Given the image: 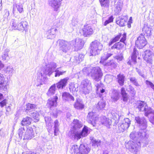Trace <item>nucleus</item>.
Instances as JSON below:
<instances>
[{
	"label": "nucleus",
	"mask_w": 154,
	"mask_h": 154,
	"mask_svg": "<svg viewBox=\"0 0 154 154\" xmlns=\"http://www.w3.org/2000/svg\"><path fill=\"white\" fill-rule=\"evenodd\" d=\"M2 60L3 61L7 62L10 59L8 53H5L2 55Z\"/></svg>",
	"instance_id": "nucleus-55"
},
{
	"label": "nucleus",
	"mask_w": 154,
	"mask_h": 154,
	"mask_svg": "<svg viewBox=\"0 0 154 154\" xmlns=\"http://www.w3.org/2000/svg\"><path fill=\"white\" fill-rule=\"evenodd\" d=\"M103 64L105 66H108L109 68H111V69H114L116 68L117 66V63L112 60L106 63H105Z\"/></svg>",
	"instance_id": "nucleus-34"
},
{
	"label": "nucleus",
	"mask_w": 154,
	"mask_h": 154,
	"mask_svg": "<svg viewBox=\"0 0 154 154\" xmlns=\"http://www.w3.org/2000/svg\"><path fill=\"white\" fill-rule=\"evenodd\" d=\"M88 74L96 81H100L103 75V73L101 68L99 66L92 67L88 68Z\"/></svg>",
	"instance_id": "nucleus-4"
},
{
	"label": "nucleus",
	"mask_w": 154,
	"mask_h": 154,
	"mask_svg": "<svg viewBox=\"0 0 154 154\" xmlns=\"http://www.w3.org/2000/svg\"><path fill=\"white\" fill-rule=\"evenodd\" d=\"M9 86L8 80L7 78L4 77L0 79V91L6 92Z\"/></svg>",
	"instance_id": "nucleus-13"
},
{
	"label": "nucleus",
	"mask_w": 154,
	"mask_h": 154,
	"mask_svg": "<svg viewBox=\"0 0 154 154\" xmlns=\"http://www.w3.org/2000/svg\"><path fill=\"white\" fill-rule=\"evenodd\" d=\"M126 89L130 92L132 96H134L135 95L136 91L133 87L129 85L127 88Z\"/></svg>",
	"instance_id": "nucleus-48"
},
{
	"label": "nucleus",
	"mask_w": 154,
	"mask_h": 154,
	"mask_svg": "<svg viewBox=\"0 0 154 154\" xmlns=\"http://www.w3.org/2000/svg\"><path fill=\"white\" fill-rule=\"evenodd\" d=\"M71 151L72 154H80L79 147L76 145H73L72 146Z\"/></svg>",
	"instance_id": "nucleus-43"
},
{
	"label": "nucleus",
	"mask_w": 154,
	"mask_h": 154,
	"mask_svg": "<svg viewBox=\"0 0 154 154\" xmlns=\"http://www.w3.org/2000/svg\"><path fill=\"white\" fill-rule=\"evenodd\" d=\"M146 83L149 87H151L154 90V85L151 82L148 80H146Z\"/></svg>",
	"instance_id": "nucleus-57"
},
{
	"label": "nucleus",
	"mask_w": 154,
	"mask_h": 154,
	"mask_svg": "<svg viewBox=\"0 0 154 154\" xmlns=\"http://www.w3.org/2000/svg\"><path fill=\"white\" fill-rule=\"evenodd\" d=\"M143 109L145 112V115L148 117L149 121L152 124H154V111L147 106H145Z\"/></svg>",
	"instance_id": "nucleus-15"
},
{
	"label": "nucleus",
	"mask_w": 154,
	"mask_h": 154,
	"mask_svg": "<svg viewBox=\"0 0 154 154\" xmlns=\"http://www.w3.org/2000/svg\"><path fill=\"white\" fill-rule=\"evenodd\" d=\"M114 11L116 14H118L121 11L123 6V2L121 0H119L115 2Z\"/></svg>",
	"instance_id": "nucleus-19"
},
{
	"label": "nucleus",
	"mask_w": 154,
	"mask_h": 154,
	"mask_svg": "<svg viewBox=\"0 0 154 154\" xmlns=\"http://www.w3.org/2000/svg\"><path fill=\"white\" fill-rule=\"evenodd\" d=\"M28 23L26 21H22L18 24V30L24 31L27 29Z\"/></svg>",
	"instance_id": "nucleus-30"
},
{
	"label": "nucleus",
	"mask_w": 154,
	"mask_h": 154,
	"mask_svg": "<svg viewBox=\"0 0 154 154\" xmlns=\"http://www.w3.org/2000/svg\"><path fill=\"white\" fill-rule=\"evenodd\" d=\"M130 82L136 86H139L140 85L137 81V80L134 77H131L130 79Z\"/></svg>",
	"instance_id": "nucleus-54"
},
{
	"label": "nucleus",
	"mask_w": 154,
	"mask_h": 154,
	"mask_svg": "<svg viewBox=\"0 0 154 154\" xmlns=\"http://www.w3.org/2000/svg\"><path fill=\"white\" fill-rule=\"evenodd\" d=\"M7 103V100L6 99H4L2 101L0 102V106L1 107H3L6 105Z\"/></svg>",
	"instance_id": "nucleus-63"
},
{
	"label": "nucleus",
	"mask_w": 154,
	"mask_h": 154,
	"mask_svg": "<svg viewBox=\"0 0 154 154\" xmlns=\"http://www.w3.org/2000/svg\"><path fill=\"white\" fill-rule=\"evenodd\" d=\"M138 132H137L135 131L132 132L130 134V137L131 139L133 140L134 141L138 142L139 141L142 142V143H143L146 144L148 143L147 138L148 137V135L147 134H146V138L144 139V137H143L141 135L140 137L138 135Z\"/></svg>",
	"instance_id": "nucleus-9"
},
{
	"label": "nucleus",
	"mask_w": 154,
	"mask_h": 154,
	"mask_svg": "<svg viewBox=\"0 0 154 154\" xmlns=\"http://www.w3.org/2000/svg\"><path fill=\"white\" fill-rule=\"evenodd\" d=\"M58 97L57 96H54V98L49 99L48 100L47 105L51 110L56 107L57 105V100Z\"/></svg>",
	"instance_id": "nucleus-21"
},
{
	"label": "nucleus",
	"mask_w": 154,
	"mask_h": 154,
	"mask_svg": "<svg viewBox=\"0 0 154 154\" xmlns=\"http://www.w3.org/2000/svg\"><path fill=\"white\" fill-rule=\"evenodd\" d=\"M91 85L90 80L87 79L83 80L80 87V91L85 94H89L92 89Z\"/></svg>",
	"instance_id": "nucleus-8"
},
{
	"label": "nucleus",
	"mask_w": 154,
	"mask_h": 154,
	"mask_svg": "<svg viewBox=\"0 0 154 154\" xmlns=\"http://www.w3.org/2000/svg\"><path fill=\"white\" fill-rule=\"evenodd\" d=\"M113 17L112 16H111L109 17L108 19L106 20L104 23V25L105 26H106L109 23L112 22L113 21Z\"/></svg>",
	"instance_id": "nucleus-56"
},
{
	"label": "nucleus",
	"mask_w": 154,
	"mask_h": 154,
	"mask_svg": "<svg viewBox=\"0 0 154 154\" xmlns=\"http://www.w3.org/2000/svg\"><path fill=\"white\" fill-rule=\"evenodd\" d=\"M121 36V34H119L117 35L114 38L112 39L113 41L115 42L119 41V39Z\"/></svg>",
	"instance_id": "nucleus-64"
},
{
	"label": "nucleus",
	"mask_w": 154,
	"mask_h": 154,
	"mask_svg": "<svg viewBox=\"0 0 154 154\" xmlns=\"http://www.w3.org/2000/svg\"><path fill=\"white\" fill-rule=\"evenodd\" d=\"M119 19L116 21L117 24L121 26H125L127 20V19L124 17H119Z\"/></svg>",
	"instance_id": "nucleus-33"
},
{
	"label": "nucleus",
	"mask_w": 154,
	"mask_h": 154,
	"mask_svg": "<svg viewBox=\"0 0 154 154\" xmlns=\"http://www.w3.org/2000/svg\"><path fill=\"white\" fill-rule=\"evenodd\" d=\"M34 137V133L32 128L27 127L23 135V140L31 139Z\"/></svg>",
	"instance_id": "nucleus-16"
},
{
	"label": "nucleus",
	"mask_w": 154,
	"mask_h": 154,
	"mask_svg": "<svg viewBox=\"0 0 154 154\" xmlns=\"http://www.w3.org/2000/svg\"><path fill=\"white\" fill-rule=\"evenodd\" d=\"M135 123L140 128L138 133L139 136L140 137L142 134V137H144V139H145L146 134H147L146 133L147 123L146 119L143 117H140L138 116L135 117Z\"/></svg>",
	"instance_id": "nucleus-3"
},
{
	"label": "nucleus",
	"mask_w": 154,
	"mask_h": 154,
	"mask_svg": "<svg viewBox=\"0 0 154 154\" xmlns=\"http://www.w3.org/2000/svg\"><path fill=\"white\" fill-rule=\"evenodd\" d=\"M87 120L88 123L92 125L93 127H95L98 121L103 125L107 128H110L111 124V121L110 119L107 118L105 116H103L100 118L97 117L94 112H91L88 113L87 117Z\"/></svg>",
	"instance_id": "nucleus-1"
},
{
	"label": "nucleus",
	"mask_w": 154,
	"mask_h": 154,
	"mask_svg": "<svg viewBox=\"0 0 154 154\" xmlns=\"http://www.w3.org/2000/svg\"><path fill=\"white\" fill-rule=\"evenodd\" d=\"M88 134V128L85 126L81 132L71 131L69 133V136L72 140H78L82 137L87 136Z\"/></svg>",
	"instance_id": "nucleus-5"
},
{
	"label": "nucleus",
	"mask_w": 154,
	"mask_h": 154,
	"mask_svg": "<svg viewBox=\"0 0 154 154\" xmlns=\"http://www.w3.org/2000/svg\"><path fill=\"white\" fill-rule=\"evenodd\" d=\"M131 121L128 118L125 119L122 123H119L116 126L117 131L118 133L123 132L129 127Z\"/></svg>",
	"instance_id": "nucleus-10"
},
{
	"label": "nucleus",
	"mask_w": 154,
	"mask_h": 154,
	"mask_svg": "<svg viewBox=\"0 0 154 154\" xmlns=\"http://www.w3.org/2000/svg\"><path fill=\"white\" fill-rule=\"evenodd\" d=\"M69 88L71 92L75 91H76V88L73 84L70 85Z\"/></svg>",
	"instance_id": "nucleus-62"
},
{
	"label": "nucleus",
	"mask_w": 154,
	"mask_h": 154,
	"mask_svg": "<svg viewBox=\"0 0 154 154\" xmlns=\"http://www.w3.org/2000/svg\"><path fill=\"white\" fill-rule=\"evenodd\" d=\"M84 55L82 54H78L75 55L74 58H75L74 62L79 63L82 61Z\"/></svg>",
	"instance_id": "nucleus-40"
},
{
	"label": "nucleus",
	"mask_w": 154,
	"mask_h": 154,
	"mask_svg": "<svg viewBox=\"0 0 154 154\" xmlns=\"http://www.w3.org/2000/svg\"><path fill=\"white\" fill-rule=\"evenodd\" d=\"M137 108L140 111H143V108L145 106H147L146 103L144 101H140L137 102L136 103Z\"/></svg>",
	"instance_id": "nucleus-32"
},
{
	"label": "nucleus",
	"mask_w": 154,
	"mask_h": 154,
	"mask_svg": "<svg viewBox=\"0 0 154 154\" xmlns=\"http://www.w3.org/2000/svg\"><path fill=\"white\" fill-rule=\"evenodd\" d=\"M72 126L73 129L75 130H76L82 126V124L81 122H79L78 120L75 119L73 120L72 124Z\"/></svg>",
	"instance_id": "nucleus-28"
},
{
	"label": "nucleus",
	"mask_w": 154,
	"mask_h": 154,
	"mask_svg": "<svg viewBox=\"0 0 154 154\" xmlns=\"http://www.w3.org/2000/svg\"><path fill=\"white\" fill-rule=\"evenodd\" d=\"M102 7L109 8V0H99Z\"/></svg>",
	"instance_id": "nucleus-42"
},
{
	"label": "nucleus",
	"mask_w": 154,
	"mask_h": 154,
	"mask_svg": "<svg viewBox=\"0 0 154 154\" xmlns=\"http://www.w3.org/2000/svg\"><path fill=\"white\" fill-rule=\"evenodd\" d=\"M31 116L34 119L35 122H37L39 120V114L36 112L31 113Z\"/></svg>",
	"instance_id": "nucleus-51"
},
{
	"label": "nucleus",
	"mask_w": 154,
	"mask_h": 154,
	"mask_svg": "<svg viewBox=\"0 0 154 154\" xmlns=\"http://www.w3.org/2000/svg\"><path fill=\"white\" fill-rule=\"evenodd\" d=\"M69 78L66 77L63 79H60V81L56 83V85L58 89H63L65 88L67 84V82Z\"/></svg>",
	"instance_id": "nucleus-22"
},
{
	"label": "nucleus",
	"mask_w": 154,
	"mask_h": 154,
	"mask_svg": "<svg viewBox=\"0 0 154 154\" xmlns=\"http://www.w3.org/2000/svg\"><path fill=\"white\" fill-rule=\"evenodd\" d=\"M122 38L120 40V42H122L124 43V44H125L126 45V44L125 43V41L126 40V34L125 33H124L122 35Z\"/></svg>",
	"instance_id": "nucleus-59"
},
{
	"label": "nucleus",
	"mask_w": 154,
	"mask_h": 154,
	"mask_svg": "<svg viewBox=\"0 0 154 154\" xmlns=\"http://www.w3.org/2000/svg\"><path fill=\"white\" fill-rule=\"evenodd\" d=\"M82 33L85 37H88L92 35L93 31L91 26L89 25H85L82 29Z\"/></svg>",
	"instance_id": "nucleus-17"
},
{
	"label": "nucleus",
	"mask_w": 154,
	"mask_h": 154,
	"mask_svg": "<svg viewBox=\"0 0 154 154\" xmlns=\"http://www.w3.org/2000/svg\"><path fill=\"white\" fill-rule=\"evenodd\" d=\"M144 53V60L148 63H151L153 56L152 52L150 50H147Z\"/></svg>",
	"instance_id": "nucleus-20"
},
{
	"label": "nucleus",
	"mask_w": 154,
	"mask_h": 154,
	"mask_svg": "<svg viewBox=\"0 0 154 154\" xmlns=\"http://www.w3.org/2000/svg\"><path fill=\"white\" fill-rule=\"evenodd\" d=\"M143 30L145 34H146V35L149 36L150 35L151 29L148 27V26H145L143 28Z\"/></svg>",
	"instance_id": "nucleus-45"
},
{
	"label": "nucleus",
	"mask_w": 154,
	"mask_h": 154,
	"mask_svg": "<svg viewBox=\"0 0 154 154\" xmlns=\"http://www.w3.org/2000/svg\"><path fill=\"white\" fill-rule=\"evenodd\" d=\"M125 77L124 75L121 73L117 76V81L120 86H122L124 85Z\"/></svg>",
	"instance_id": "nucleus-29"
},
{
	"label": "nucleus",
	"mask_w": 154,
	"mask_h": 154,
	"mask_svg": "<svg viewBox=\"0 0 154 154\" xmlns=\"http://www.w3.org/2000/svg\"><path fill=\"white\" fill-rule=\"evenodd\" d=\"M25 130L24 129V128L21 127L18 129V132L19 138L20 139H22L23 137V135L24 134Z\"/></svg>",
	"instance_id": "nucleus-50"
},
{
	"label": "nucleus",
	"mask_w": 154,
	"mask_h": 154,
	"mask_svg": "<svg viewBox=\"0 0 154 154\" xmlns=\"http://www.w3.org/2000/svg\"><path fill=\"white\" fill-rule=\"evenodd\" d=\"M5 71L7 74L12 75L14 69L12 66H10L7 67Z\"/></svg>",
	"instance_id": "nucleus-53"
},
{
	"label": "nucleus",
	"mask_w": 154,
	"mask_h": 154,
	"mask_svg": "<svg viewBox=\"0 0 154 154\" xmlns=\"http://www.w3.org/2000/svg\"><path fill=\"white\" fill-rule=\"evenodd\" d=\"M116 58L117 59L118 62L122 60L123 59V54H121L117 55L116 57Z\"/></svg>",
	"instance_id": "nucleus-58"
},
{
	"label": "nucleus",
	"mask_w": 154,
	"mask_h": 154,
	"mask_svg": "<svg viewBox=\"0 0 154 154\" xmlns=\"http://www.w3.org/2000/svg\"><path fill=\"white\" fill-rule=\"evenodd\" d=\"M56 90V85L54 84L51 86L48 90V91L47 93V94L49 96H51L54 94L55 93Z\"/></svg>",
	"instance_id": "nucleus-37"
},
{
	"label": "nucleus",
	"mask_w": 154,
	"mask_h": 154,
	"mask_svg": "<svg viewBox=\"0 0 154 154\" xmlns=\"http://www.w3.org/2000/svg\"><path fill=\"white\" fill-rule=\"evenodd\" d=\"M45 120L46 124L51 125V118L50 117H45Z\"/></svg>",
	"instance_id": "nucleus-60"
},
{
	"label": "nucleus",
	"mask_w": 154,
	"mask_h": 154,
	"mask_svg": "<svg viewBox=\"0 0 154 154\" xmlns=\"http://www.w3.org/2000/svg\"><path fill=\"white\" fill-rule=\"evenodd\" d=\"M79 147V153L80 154H88L90 151V149L86 144H81L79 147Z\"/></svg>",
	"instance_id": "nucleus-23"
},
{
	"label": "nucleus",
	"mask_w": 154,
	"mask_h": 154,
	"mask_svg": "<svg viewBox=\"0 0 154 154\" xmlns=\"http://www.w3.org/2000/svg\"><path fill=\"white\" fill-rule=\"evenodd\" d=\"M57 67L56 63L52 62L47 64L44 70L41 71L40 74L38 75V79L40 80V85H42L43 82L46 79V75H50L54 72V69Z\"/></svg>",
	"instance_id": "nucleus-2"
},
{
	"label": "nucleus",
	"mask_w": 154,
	"mask_h": 154,
	"mask_svg": "<svg viewBox=\"0 0 154 154\" xmlns=\"http://www.w3.org/2000/svg\"><path fill=\"white\" fill-rule=\"evenodd\" d=\"M58 41L60 46V51L66 53L70 49L71 45H70V42H68L63 40H59Z\"/></svg>",
	"instance_id": "nucleus-11"
},
{
	"label": "nucleus",
	"mask_w": 154,
	"mask_h": 154,
	"mask_svg": "<svg viewBox=\"0 0 154 154\" xmlns=\"http://www.w3.org/2000/svg\"><path fill=\"white\" fill-rule=\"evenodd\" d=\"M84 105L82 101L80 99L76 100V102L74 105V107L78 109H82L84 108Z\"/></svg>",
	"instance_id": "nucleus-31"
},
{
	"label": "nucleus",
	"mask_w": 154,
	"mask_h": 154,
	"mask_svg": "<svg viewBox=\"0 0 154 154\" xmlns=\"http://www.w3.org/2000/svg\"><path fill=\"white\" fill-rule=\"evenodd\" d=\"M142 142L139 141L138 142L132 140L129 141L125 144L126 148L130 152L134 154L138 153L140 150V145Z\"/></svg>",
	"instance_id": "nucleus-6"
},
{
	"label": "nucleus",
	"mask_w": 154,
	"mask_h": 154,
	"mask_svg": "<svg viewBox=\"0 0 154 154\" xmlns=\"http://www.w3.org/2000/svg\"><path fill=\"white\" fill-rule=\"evenodd\" d=\"M70 45L73 47L75 51H78L82 48L84 44V41L80 38H76L75 41L70 42Z\"/></svg>",
	"instance_id": "nucleus-12"
},
{
	"label": "nucleus",
	"mask_w": 154,
	"mask_h": 154,
	"mask_svg": "<svg viewBox=\"0 0 154 154\" xmlns=\"http://www.w3.org/2000/svg\"><path fill=\"white\" fill-rule=\"evenodd\" d=\"M36 107V106L35 105L29 103L26 105V112H28L29 111H31L35 109Z\"/></svg>",
	"instance_id": "nucleus-41"
},
{
	"label": "nucleus",
	"mask_w": 154,
	"mask_h": 154,
	"mask_svg": "<svg viewBox=\"0 0 154 154\" xmlns=\"http://www.w3.org/2000/svg\"><path fill=\"white\" fill-rule=\"evenodd\" d=\"M78 23V19L75 18H73L72 20L71 24L72 25L75 26L77 25Z\"/></svg>",
	"instance_id": "nucleus-61"
},
{
	"label": "nucleus",
	"mask_w": 154,
	"mask_h": 154,
	"mask_svg": "<svg viewBox=\"0 0 154 154\" xmlns=\"http://www.w3.org/2000/svg\"><path fill=\"white\" fill-rule=\"evenodd\" d=\"M62 97L63 99L66 101H73L74 100L73 97L69 93L67 92L63 93L62 95Z\"/></svg>",
	"instance_id": "nucleus-27"
},
{
	"label": "nucleus",
	"mask_w": 154,
	"mask_h": 154,
	"mask_svg": "<svg viewBox=\"0 0 154 154\" xmlns=\"http://www.w3.org/2000/svg\"><path fill=\"white\" fill-rule=\"evenodd\" d=\"M112 79L113 77L112 75H110L107 74L105 77L104 80L106 82L109 83L112 81Z\"/></svg>",
	"instance_id": "nucleus-52"
},
{
	"label": "nucleus",
	"mask_w": 154,
	"mask_h": 154,
	"mask_svg": "<svg viewBox=\"0 0 154 154\" xmlns=\"http://www.w3.org/2000/svg\"><path fill=\"white\" fill-rule=\"evenodd\" d=\"M103 48V45L97 41L92 42L91 44L90 53L91 55L95 56L99 54Z\"/></svg>",
	"instance_id": "nucleus-7"
},
{
	"label": "nucleus",
	"mask_w": 154,
	"mask_h": 154,
	"mask_svg": "<svg viewBox=\"0 0 154 154\" xmlns=\"http://www.w3.org/2000/svg\"><path fill=\"white\" fill-rule=\"evenodd\" d=\"M57 29L55 28H52L47 32V38L48 39H52L55 38Z\"/></svg>",
	"instance_id": "nucleus-24"
},
{
	"label": "nucleus",
	"mask_w": 154,
	"mask_h": 154,
	"mask_svg": "<svg viewBox=\"0 0 154 154\" xmlns=\"http://www.w3.org/2000/svg\"><path fill=\"white\" fill-rule=\"evenodd\" d=\"M12 24L11 26L13 29H18V21L14 19H13L11 21Z\"/></svg>",
	"instance_id": "nucleus-49"
},
{
	"label": "nucleus",
	"mask_w": 154,
	"mask_h": 154,
	"mask_svg": "<svg viewBox=\"0 0 154 154\" xmlns=\"http://www.w3.org/2000/svg\"><path fill=\"white\" fill-rule=\"evenodd\" d=\"M54 133L55 136H57V133L59 131L58 127L59 126V122L58 121L56 120L54 122Z\"/></svg>",
	"instance_id": "nucleus-46"
},
{
	"label": "nucleus",
	"mask_w": 154,
	"mask_h": 154,
	"mask_svg": "<svg viewBox=\"0 0 154 154\" xmlns=\"http://www.w3.org/2000/svg\"><path fill=\"white\" fill-rule=\"evenodd\" d=\"M18 11L20 13L23 11V5L21 4H14L13 5V12L14 14Z\"/></svg>",
	"instance_id": "nucleus-26"
},
{
	"label": "nucleus",
	"mask_w": 154,
	"mask_h": 154,
	"mask_svg": "<svg viewBox=\"0 0 154 154\" xmlns=\"http://www.w3.org/2000/svg\"><path fill=\"white\" fill-rule=\"evenodd\" d=\"M62 0H50L49 4L52 7L55 11H57L59 10L61 4L60 2Z\"/></svg>",
	"instance_id": "nucleus-18"
},
{
	"label": "nucleus",
	"mask_w": 154,
	"mask_h": 154,
	"mask_svg": "<svg viewBox=\"0 0 154 154\" xmlns=\"http://www.w3.org/2000/svg\"><path fill=\"white\" fill-rule=\"evenodd\" d=\"M112 55V54L105 53L101 57L100 63L102 64H104L105 60H107L109 57Z\"/></svg>",
	"instance_id": "nucleus-36"
},
{
	"label": "nucleus",
	"mask_w": 154,
	"mask_h": 154,
	"mask_svg": "<svg viewBox=\"0 0 154 154\" xmlns=\"http://www.w3.org/2000/svg\"><path fill=\"white\" fill-rule=\"evenodd\" d=\"M121 94L123 98V101H127L128 99L127 95L124 88H122L121 89Z\"/></svg>",
	"instance_id": "nucleus-47"
},
{
	"label": "nucleus",
	"mask_w": 154,
	"mask_h": 154,
	"mask_svg": "<svg viewBox=\"0 0 154 154\" xmlns=\"http://www.w3.org/2000/svg\"><path fill=\"white\" fill-rule=\"evenodd\" d=\"M124 44L120 42L116 43L113 46L111 47L112 49H116L117 50L121 49L124 46Z\"/></svg>",
	"instance_id": "nucleus-38"
},
{
	"label": "nucleus",
	"mask_w": 154,
	"mask_h": 154,
	"mask_svg": "<svg viewBox=\"0 0 154 154\" xmlns=\"http://www.w3.org/2000/svg\"><path fill=\"white\" fill-rule=\"evenodd\" d=\"M60 68H58L56 69L55 71L54 70V72H55L54 75L55 77H59L60 75H63L66 72V71L63 70L60 71L59 69Z\"/></svg>",
	"instance_id": "nucleus-44"
},
{
	"label": "nucleus",
	"mask_w": 154,
	"mask_h": 154,
	"mask_svg": "<svg viewBox=\"0 0 154 154\" xmlns=\"http://www.w3.org/2000/svg\"><path fill=\"white\" fill-rule=\"evenodd\" d=\"M31 118L27 117L23 119L21 121V124L23 125H29L31 124Z\"/></svg>",
	"instance_id": "nucleus-39"
},
{
	"label": "nucleus",
	"mask_w": 154,
	"mask_h": 154,
	"mask_svg": "<svg viewBox=\"0 0 154 154\" xmlns=\"http://www.w3.org/2000/svg\"><path fill=\"white\" fill-rule=\"evenodd\" d=\"M119 94L118 91L114 89L111 90L110 97L113 102H116L119 99Z\"/></svg>",
	"instance_id": "nucleus-25"
},
{
	"label": "nucleus",
	"mask_w": 154,
	"mask_h": 154,
	"mask_svg": "<svg viewBox=\"0 0 154 154\" xmlns=\"http://www.w3.org/2000/svg\"><path fill=\"white\" fill-rule=\"evenodd\" d=\"M147 43L146 40L142 34H141L139 36L135 42L136 46L139 49L143 48L146 45Z\"/></svg>",
	"instance_id": "nucleus-14"
},
{
	"label": "nucleus",
	"mask_w": 154,
	"mask_h": 154,
	"mask_svg": "<svg viewBox=\"0 0 154 154\" xmlns=\"http://www.w3.org/2000/svg\"><path fill=\"white\" fill-rule=\"evenodd\" d=\"M106 105L105 102L103 100H100L96 106V108L98 110H103Z\"/></svg>",
	"instance_id": "nucleus-35"
}]
</instances>
